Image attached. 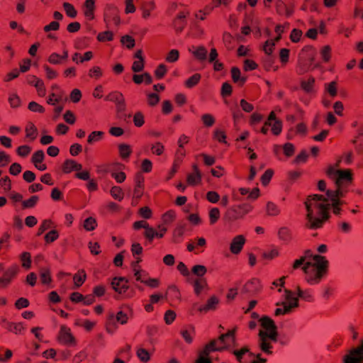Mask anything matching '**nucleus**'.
<instances>
[{
	"instance_id": "obj_62",
	"label": "nucleus",
	"mask_w": 363,
	"mask_h": 363,
	"mask_svg": "<svg viewBox=\"0 0 363 363\" xmlns=\"http://www.w3.org/2000/svg\"><path fill=\"white\" fill-rule=\"evenodd\" d=\"M276 42L274 39L268 40L265 42L263 46V50L267 55H271L272 53Z\"/></svg>"
},
{
	"instance_id": "obj_13",
	"label": "nucleus",
	"mask_w": 363,
	"mask_h": 363,
	"mask_svg": "<svg viewBox=\"0 0 363 363\" xmlns=\"http://www.w3.org/2000/svg\"><path fill=\"white\" fill-rule=\"evenodd\" d=\"M219 303V300L216 296H211L203 306H199L195 303L193 306V310H197L201 313H206L209 311H213L217 308Z\"/></svg>"
},
{
	"instance_id": "obj_49",
	"label": "nucleus",
	"mask_w": 363,
	"mask_h": 363,
	"mask_svg": "<svg viewBox=\"0 0 363 363\" xmlns=\"http://www.w3.org/2000/svg\"><path fill=\"white\" fill-rule=\"evenodd\" d=\"M121 43L128 49H131L135 46V39L128 35L123 36L121 39Z\"/></svg>"
},
{
	"instance_id": "obj_57",
	"label": "nucleus",
	"mask_w": 363,
	"mask_h": 363,
	"mask_svg": "<svg viewBox=\"0 0 363 363\" xmlns=\"http://www.w3.org/2000/svg\"><path fill=\"white\" fill-rule=\"evenodd\" d=\"M21 260L22 262V267L26 269H30L31 265L30 255L28 252H23L21 255Z\"/></svg>"
},
{
	"instance_id": "obj_12",
	"label": "nucleus",
	"mask_w": 363,
	"mask_h": 363,
	"mask_svg": "<svg viewBox=\"0 0 363 363\" xmlns=\"http://www.w3.org/2000/svg\"><path fill=\"white\" fill-rule=\"evenodd\" d=\"M189 15V11L186 9L181 11L176 16L173 26L177 32H182L186 25V18Z\"/></svg>"
},
{
	"instance_id": "obj_14",
	"label": "nucleus",
	"mask_w": 363,
	"mask_h": 363,
	"mask_svg": "<svg viewBox=\"0 0 363 363\" xmlns=\"http://www.w3.org/2000/svg\"><path fill=\"white\" fill-rule=\"evenodd\" d=\"M261 289L260 281L257 279H252L243 286L242 293L252 294L259 291Z\"/></svg>"
},
{
	"instance_id": "obj_44",
	"label": "nucleus",
	"mask_w": 363,
	"mask_h": 363,
	"mask_svg": "<svg viewBox=\"0 0 363 363\" xmlns=\"http://www.w3.org/2000/svg\"><path fill=\"white\" fill-rule=\"evenodd\" d=\"M201 121L206 127H211L214 125L216 119L211 113H205L201 116Z\"/></svg>"
},
{
	"instance_id": "obj_36",
	"label": "nucleus",
	"mask_w": 363,
	"mask_h": 363,
	"mask_svg": "<svg viewBox=\"0 0 363 363\" xmlns=\"http://www.w3.org/2000/svg\"><path fill=\"white\" fill-rule=\"evenodd\" d=\"M62 99V93L61 91L59 92H52L50 94L47 103L52 106H55L56 104L61 101Z\"/></svg>"
},
{
	"instance_id": "obj_2",
	"label": "nucleus",
	"mask_w": 363,
	"mask_h": 363,
	"mask_svg": "<svg viewBox=\"0 0 363 363\" xmlns=\"http://www.w3.org/2000/svg\"><path fill=\"white\" fill-rule=\"evenodd\" d=\"M259 322L262 327L258 334L259 348L264 354L272 355L273 354V343L277 341V328L274 321L268 316L260 318Z\"/></svg>"
},
{
	"instance_id": "obj_29",
	"label": "nucleus",
	"mask_w": 363,
	"mask_h": 363,
	"mask_svg": "<svg viewBox=\"0 0 363 363\" xmlns=\"http://www.w3.org/2000/svg\"><path fill=\"white\" fill-rule=\"evenodd\" d=\"M266 213L269 216H277L281 213V209L278 205L272 201H268L266 204Z\"/></svg>"
},
{
	"instance_id": "obj_55",
	"label": "nucleus",
	"mask_w": 363,
	"mask_h": 363,
	"mask_svg": "<svg viewBox=\"0 0 363 363\" xmlns=\"http://www.w3.org/2000/svg\"><path fill=\"white\" fill-rule=\"evenodd\" d=\"M231 74H232L233 80L235 82H240L241 84L245 83V78L240 77V71L238 68L233 67L231 69Z\"/></svg>"
},
{
	"instance_id": "obj_45",
	"label": "nucleus",
	"mask_w": 363,
	"mask_h": 363,
	"mask_svg": "<svg viewBox=\"0 0 363 363\" xmlns=\"http://www.w3.org/2000/svg\"><path fill=\"white\" fill-rule=\"evenodd\" d=\"M83 226L86 230L91 231L96 228L97 223L94 218L89 217L84 221Z\"/></svg>"
},
{
	"instance_id": "obj_42",
	"label": "nucleus",
	"mask_w": 363,
	"mask_h": 363,
	"mask_svg": "<svg viewBox=\"0 0 363 363\" xmlns=\"http://www.w3.org/2000/svg\"><path fill=\"white\" fill-rule=\"evenodd\" d=\"M325 91L332 97H335L337 94L336 82H331L325 84Z\"/></svg>"
},
{
	"instance_id": "obj_23",
	"label": "nucleus",
	"mask_w": 363,
	"mask_h": 363,
	"mask_svg": "<svg viewBox=\"0 0 363 363\" xmlns=\"http://www.w3.org/2000/svg\"><path fill=\"white\" fill-rule=\"evenodd\" d=\"M105 100L113 101L118 106H123L125 105V99L122 93L118 91H114L109 93L105 98Z\"/></svg>"
},
{
	"instance_id": "obj_27",
	"label": "nucleus",
	"mask_w": 363,
	"mask_h": 363,
	"mask_svg": "<svg viewBox=\"0 0 363 363\" xmlns=\"http://www.w3.org/2000/svg\"><path fill=\"white\" fill-rule=\"evenodd\" d=\"M208 286L204 278H197L194 281V290L196 295H199Z\"/></svg>"
},
{
	"instance_id": "obj_50",
	"label": "nucleus",
	"mask_w": 363,
	"mask_h": 363,
	"mask_svg": "<svg viewBox=\"0 0 363 363\" xmlns=\"http://www.w3.org/2000/svg\"><path fill=\"white\" fill-rule=\"evenodd\" d=\"M179 57V52L176 49L171 50L166 56V61L167 62L173 63L178 60Z\"/></svg>"
},
{
	"instance_id": "obj_32",
	"label": "nucleus",
	"mask_w": 363,
	"mask_h": 363,
	"mask_svg": "<svg viewBox=\"0 0 363 363\" xmlns=\"http://www.w3.org/2000/svg\"><path fill=\"white\" fill-rule=\"evenodd\" d=\"M86 274L84 270H79L73 276V281L75 287L81 286L86 281Z\"/></svg>"
},
{
	"instance_id": "obj_10",
	"label": "nucleus",
	"mask_w": 363,
	"mask_h": 363,
	"mask_svg": "<svg viewBox=\"0 0 363 363\" xmlns=\"http://www.w3.org/2000/svg\"><path fill=\"white\" fill-rule=\"evenodd\" d=\"M206 247V240L204 238H196L191 240L186 246L189 252H194L198 254L204 251Z\"/></svg>"
},
{
	"instance_id": "obj_22",
	"label": "nucleus",
	"mask_w": 363,
	"mask_h": 363,
	"mask_svg": "<svg viewBox=\"0 0 363 363\" xmlns=\"http://www.w3.org/2000/svg\"><path fill=\"white\" fill-rule=\"evenodd\" d=\"M134 57L136 60L133 62L131 69L134 72H140L143 70L145 67V60L143 56V51L141 50H138L135 52Z\"/></svg>"
},
{
	"instance_id": "obj_46",
	"label": "nucleus",
	"mask_w": 363,
	"mask_h": 363,
	"mask_svg": "<svg viewBox=\"0 0 363 363\" xmlns=\"http://www.w3.org/2000/svg\"><path fill=\"white\" fill-rule=\"evenodd\" d=\"M113 39V33L109 30L99 33L97 35V40L100 42L111 41Z\"/></svg>"
},
{
	"instance_id": "obj_5",
	"label": "nucleus",
	"mask_w": 363,
	"mask_h": 363,
	"mask_svg": "<svg viewBox=\"0 0 363 363\" xmlns=\"http://www.w3.org/2000/svg\"><path fill=\"white\" fill-rule=\"evenodd\" d=\"M235 329L228 331L221 335L218 339L213 340L208 344L203 351L205 355H208L213 351H220L225 349H230L235 346Z\"/></svg>"
},
{
	"instance_id": "obj_51",
	"label": "nucleus",
	"mask_w": 363,
	"mask_h": 363,
	"mask_svg": "<svg viewBox=\"0 0 363 363\" xmlns=\"http://www.w3.org/2000/svg\"><path fill=\"white\" fill-rule=\"evenodd\" d=\"M52 226H54V223L50 219H45L43 220L38 228V235H40L43 234L46 230L52 228Z\"/></svg>"
},
{
	"instance_id": "obj_54",
	"label": "nucleus",
	"mask_w": 363,
	"mask_h": 363,
	"mask_svg": "<svg viewBox=\"0 0 363 363\" xmlns=\"http://www.w3.org/2000/svg\"><path fill=\"white\" fill-rule=\"evenodd\" d=\"M320 55L324 62H328L331 57V48L329 45L323 46L320 50Z\"/></svg>"
},
{
	"instance_id": "obj_6",
	"label": "nucleus",
	"mask_w": 363,
	"mask_h": 363,
	"mask_svg": "<svg viewBox=\"0 0 363 363\" xmlns=\"http://www.w3.org/2000/svg\"><path fill=\"white\" fill-rule=\"evenodd\" d=\"M233 353L240 363H265L267 362L266 359L261 357L260 354H255L251 352L247 347L235 350Z\"/></svg>"
},
{
	"instance_id": "obj_63",
	"label": "nucleus",
	"mask_w": 363,
	"mask_h": 363,
	"mask_svg": "<svg viewBox=\"0 0 363 363\" xmlns=\"http://www.w3.org/2000/svg\"><path fill=\"white\" fill-rule=\"evenodd\" d=\"M28 108L30 111L33 112L44 113L45 111L44 107L35 101L30 102L28 104Z\"/></svg>"
},
{
	"instance_id": "obj_40",
	"label": "nucleus",
	"mask_w": 363,
	"mask_h": 363,
	"mask_svg": "<svg viewBox=\"0 0 363 363\" xmlns=\"http://www.w3.org/2000/svg\"><path fill=\"white\" fill-rule=\"evenodd\" d=\"M181 334L186 342L191 343L195 335L194 328L193 327H189L187 329L183 330L181 332Z\"/></svg>"
},
{
	"instance_id": "obj_28",
	"label": "nucleus",
	"mask_w": 363,
	"mask_h": 363,
	"mask_svg": "<svg viewBox=\"0 0 363 363\" xmlns=\"http://www.w3.org/2000/svg\"><path fill=\"white\" fill-rule=\"evenodd\" d=\"M189 51L199 60H204L207 56V50L203 47H192Z\"/></svg>"
},
{
	"instance_id": "obj_38",
	"label": "nucleus",
	"mask_w": 363,
	"mask_h": 363,
	"mask_svg": "<svg viewBox=\"0 0 363 363\" xmlns=\"http://www.w3.org/2000/svg\"><path fill=\"white\" fill-rule=\"evenodd\" d=\"M110 194L111 196L119 201H122L124 197V193L120 186H114L111 189Z\"/></svg>"
},
{
	"instance_id": "obj_15",
	"label": "nucleus",
	"mask_w": 363,
	"mask_h": 363,
	"mask_svg": "<svg viewBox=\"0 0 363 363\" xmlns=\"http://www.w3.org/2000/svg\"><path fill=\"white\" fill-rule=\"evenodd\" d=\"M113 290L120 294H124L128 289V280L123 277H115L111 281Z\"/></svg>"
},
{
	"instance_id": "obj_47",
	"label": "nucleus",
	"mask_w": 363,
	"mask_h": 363,
	"mask_svg": "<svg viewBox=\"0 0 363 363\" xmlns=\"http://www.w3.org/2000/svg\"><path fill=\"white\" fill-rule=\"evenodd\" d=\"M279 238L284 241H289L291 238V231L286 227H282L279 230L278 232Z\"/></svg>"
},
{
	"instance_id": "obj_7",
	"label": "nucleus",
	"mask_w": 363,
	"mask_h": 363,
	"mask_svg": "<svg viewBox=\"0 0 363 363\" xmlns=\"http://www.w3.org/2000/svg\"><path fill=\"white\" fill-rule=\"evenodd\" d=\"M104 21L107 25L118 26L121 23L119 12L113 4H107L104 10Z\"/></svg>"
},
{
	"instance_id": "obj_25",
	"label": "nucleus",
	"mask_w": 363,
	"mask_h": 363,
	"mask_svg": "<svg viewBox=\"0 0 363 363\" xmlns=\"http://www.w3.org/2000/svg\"><path fill=\"white\" fill-rule=\"evenodd\" d=\"M130 347L128 345L120 350L118 355L122 359L117 357L114 359L113 363H125V361H128L130 358Z\"/></svg>"
},
{
	"instance_id": "obj_53",
	"label": "nucleus",
	"mask_w": 363,
	"mask_h": 363,
	"mask_svg": "<svg viewBox=\"0 0 363 363\" xmlns=\"http://www.w3.org/2000/svg\"><path fill=\"white\" fill-rule=\"evenodd\" d=\"M31 147L27 145L19 146L16 150V153L21 157H27L31 152Z\"/></svg>"
},
{
	"instance_id": "obj_34",
	"label": "nucleus",
	"mask_w": 363,
	"mask_h": 363,
	"mask_svg": "<svg viewBox=\"0 0 363 363\" xmlns=\"http://www.w3.org/2000/svg\"><path fill=\"white\" fill-rule=\"evenodd\" d=\"M208 217L210 225H214L218 222L220 217V210L216 207L211 208L208 212Z\"/></svg>"
},
{
	"instance_id": "obj_37",
	"label": "nucleus",
	"mask_w": 363,
	"mask_h": 363,
	"mask_svg": "<svg viewBox=\"0 0 363 363\" xmlns=\"http://www.w3.org/2000/svg\"><path fill=\"white\" fill-rule=\"evenodd\" d=\"M40 277L42 284H48L51 282L52 278L50 271L48 268H42L40 270Z\"/></svg>"
},
{
	"instance_id": "obj_3",
	"label": "nucleus",
	"mask_w": 363,
	"mask_h": 363,
	"mask_svg": "<svg viewBox=\"0 0 363 363\" xmlns=\"http://www.w3.org/2000/svg\"><path fill=\"white\" fill-rule=\"evenodd\" d=\"M298 298L308 302L314 300L313 292L310 289L302 290L298 286L297 295L290 290L285 289L283 300L277 303V308L274 311V315L279 316L292 313L294 309L298 306Z\"/></svg>"
},
{
	"instance_id": "obj_58",
	"label": "nucleus",
	"mask_w": 363,
	"mask_h": 363,
	"mask_svg": "<svg viewBox=\"0 0 363 363\" xmlns=\"http://www.w3.org/2000/svg\"><path fill=\"white\" fill-rule=\"evenodd\" d=\"M0 186L4 190L5 192L10 191L11 189V181L7 176L0 179Z\"/></svg>"
},
{
	"instance_id": "obj_17",
	"label": "nucleus",
	"mask_w": 363,
	"mask_h": 363,
	"mask_svg": "<svg viewBox=\"0 0 363 363\" xmlns=\"http://www.w3.org/2000/svg\"><path fill=\"white\" fill-rule=\"evenodd\" d=\"M245 243V238L243 235H239L235 236L230 245V250L234 255L239 254L243 248Z\"/></svg>"
},
{
	"instance_id": "obj_64",
	"label": "nucleus",
	"mask_w": 363,
	"mask_h": 363,
	"mask_svg": "<svg viewBox=\"0 0 363 363\" xmlns=\"http://www.w3.org/2000/svg\"><path fill=\"white\" fill-rule=\"evenodd\" d=\"M176 318V313L172 310H168L165 312L164 315V320L166 324H172Z\"/></svg>"
},
{
	"instance_id": "obj_31",
	"label": "nucleus",
	"mask_w": 363,
	"mask_h": 363,
	"mask_svg": "<svg viewBox=\"0 0 363 363\" xmlns=\"http://www.w3.org/2000/svg\"><path fill=\"white\" fill-rule=\"evenodd\" d=\"M311 255H313L312 252L310 250H308L306 252L304 256L301 257L298 259H296L292 266L293 269H297L301 267H303L305 265V263L307 262V260L311 258Z\"/></svg>"
},
{
	"instance_id": "obj_16",
	"label": "nucleus",
	"mask_w": 363,
	"mask_h": 363,
	"mask_svg": "<svg viewBox=\"0 0 363 363\" xmlns=\"http://www.w3.org/2000/svg\"><path fill=\"white\" fill-rule=\"evenodd\" d=\"M202 175L196 164L192 166V172L187 175L186 182L189 185L196 186L201 183Z\"/></svg>"
},
{
	"instance_id": "obj_20",
	"label": "nucleus",
	"mask_w": 363,
	"mask_h": 363,
	"mask_svg": "<svg viewBox=\"0 0 363 363\" xmlns=\"http://www.w3.org/2000/svg\"><path fill=\"white\" fill-rule=\"evenodd\" d=\"M96 0H85L83 5V13L86 18L91 21L94 18V12L96 9Z\"/></svg>"
},
{
	"instance_id": "obj_33",
	"label": "nucleus",
	"mask_w": 363,
	"mask_h": 363,
	"mask_svg": "<svg viewBox=\"0 0 363 363\" xmlns=\"http://www.w3.org/2000/svg\"><path fill=\"white\" fill-rule=\"evenodd\" d=\"M104 75L102 69L97 65L91 67L88 72V76L94 79H99Z\"/></svg>"
},
{
	"instance_id": "obj_24",
	"label": "nucleus",
	"mask_w": 363,
	"mask_h": 363,
	"mask_svg": "<svg viewBox=\"0 0 363 363\" xmlns=\"http://www.w3.org/2000/svg\"><path fill=\"white\" fill-rule=\"evenodd\" d=\"M133 272L136 281L143 284H145L150 277L146 271L140 269L136 264L133 265Z\"/></svg>"
},
{
	"instance_id": "obj_43",
	"label": "nucleus",
	"mask_w": 363,
	"mask_h": 363,
	"mask_svg": "<svg viewBox=\"0 0 363 363\" xmlns=\"http://www.w3.org/2000/svg\"><path fill=\"white\" fill-rule=\"evenodd\" d=\"M201 76L200 74H194L185 81V86L187 88H192L196 86L200 81Z\"/></svg>"
},
{
	"instance_id": "obj_52",
	"label": "nucleus",
	"mask_w": 363,
	"mask_h": 363,
	"mask_svg": "<svg viewBox=\"0 0 363 363\" xmlns=\"http://www.w3.org/2000/svg\"><path fill=\"white\" fill-rule=\"evenodd\" d=\"M314 83L315 79L313 77H310L307 80L301 82V87L306 92H311L313 90Z\"/></svg>"
},
{
	"instance_id": "obj_41",
	"label": "nucleus",
	"mask_w": 363,
	"mask_h": 363,
	"mask_svg": "<svg viewBox=\"0 0 363 363\" xmlns=\"http://www.w3.org/2000/svg\"><path fill=\"white\" fill-rule=\"evenodd\" d=\"M63 8L67 16L72 18H76L77 11L72 4L65 2L63 4Z\"/></svg>"
},
{
	"instance_id": "obj_35",
	"label": "nucleus",
	"mask_w": 363,
	"mask_h": 363,
	"mask_svg": "<svg viewBox=\"0 0 363 363\" xmlns=\"http://www.w3.org/2000/svg\"><path fill=\"white\" fill-rule=\"evenodd\" d=\"M104 133L103 131H93L91 132L87 138V143L92 145L95 143L99 142L102 140Z\"/></svg>"
},
{
	"instance_id": "obj_56",
	"label": "nucleus",
	"mask_w": 363,
	"mask_h": 363,
	"mask_svg": "<svg viewBox=\"0 0 363 363\" xmlns=\"http://www.w3.org/2000/svg\"><path fill=\"white\" fill-rule=\"evenodd\" d=\"M45 159V153L43 150H38L35 152L31 157V162L33 164L40 163Z\"/></svg>"
},
{
	"instance_id": "obj_26",
	"label": "nucleus",
	"mask_w": 363,
	"mask_h": 363,
	"mask_svg": "<svg viewBox=\"0 0 363 363\" xmlns=\"http://www.w3.org/2000/svg\"><path fill=\"white\" fill-rule=\"evenodd\" d=\"M26 137L30 141H33L38 136V130L33 123H28L25 129Z\"/></svg>"
},
{
	"instance_id": "obj_21",
	"label": "nucleus",
	"mask_w": 363,
	"mask_h": 363,
	"mask_svg": "<svg viewBox=\"0 0 363 363\" xmlns=\"http://www.w3.org/2000/svg\"><path fill=\"white\" fill-rule=\"evenodd\" d=\"M134 180L135 185L133 191V197L140 199L143 194L144 177L140 173H138L135 175Z\"/></svg>"
},
{
	"instance_id": "obj_59",
	"label": "nucleus",
	"mask_w": 363,
	"mask_h": 363,
	"mask_svg": "<svg viewBox=\"0 0 363 363\" xmlns=\"http://www.w3.org/2000/svg\"><path fill=\"white\" fill-rule=\"evenodd\" d=\"M43 69H44V70L45 72L46 77L48 79H55V78L57 77L58 73L57 72L56 70H55L52 67H49L47 65H43Z\"/></svg>"
},
{
	"instance_id": "obj_11",
	"label": "nucleus",
	"mask_w": 363,
	"mask_h": 363,
	"mask_svg": "<svg viewBox=\"0 0 363 363\" xmlns=\"http://www.w3.org/2000/svg\"><path fill=\"white\" fill-rule=\"evenodd\" d=\"M19 267L18 265H12L4 274L2 277L0 278V287H6L11 281L12 279L18 274Z\"/></svg>"
},
{
	"instance_id": "obj_19",
	"label": "nucleus",
	"mask_w": 363,
	"mask_h": 363,
	"mask_svg": "<svg viewBox=\"0 0 363 363\" xmlns=\"http://www.w3.org/2000/svg\"><path fill=\"white\" fill-rule=\"evenodd\" d=\"M156 4L153 1H143L140 6L142 11V18L143 19H148L152 15V13L155 10Z\"/></svg>"
},
{
	"instance_id": "obj_9",
	"label": "nucleus",
	"mask_w": 363,
	"mask_h": 363,
	"mask_svg": "<svg viewBox=\"0 0 363 363\" xmlns=\"http://www.w3.org/2000/svg\"><path fill=\"white\" fill-rule=\"evenodd\" d=\"M58 340L61 344L65 345L72 346L76 345L75 338L72 335L70 328L65 325L60 327Z\"/></svg>"
},
{
	"instance_id": "obj_4",
	"label": "nucleus",
	"mask_w": 363,
	"mask_h": 363,
	"mask_svg": "<svg viewBox=\"0 0 363 363\" xmlns=\"http://www.w3.org/2000/svg\"><path fill=\"white\" fill-rule=\"evenodd\" d=\"M311 257L303 267V270L306 274V281L311 285H315L326 274L329 263L324 256L311 255Z\"/></svg>"
},
{
	"instance_id": "obj_8",
	"label": "nucleus",
	"mask_w": 363,
	"mask_h": 363,
	"mask_svg": "<svg viewBox=\"0 0 363 363\" xmlns=\"http://www.w3.org/2000/svg\"><path fill=\"white\" fill-rule=\"evenodd\" d=\"M342 361L343 363H363V340L359 346L350 350Z\"/></svg>"
},
{
	"instance_id": "obj_61",
	"label": "nucleus",
	"mask_w": 363,
	"mask_h": 363,
	"mask_svg": "<svg viewBox=\"0 0 363 363\" xmlns=\"http://www.w3.org/2000/svg\"><path fill=\"white\" fill-rule=\"evenodd\" d=\"M133 123L136 127H141L145 123L144 116L141 112H137L133 116Z\"/></svg>"
},
{
	"instance_id": "obj_18",
	"label": "nucleus",
	"mask_w": 363,
	"mask_h": 363,
	"mask_svg": "<svg viewBox=\"0 0 363 363\" xmlns=\"http://www.w3.org/2000/svg\"><path fill=\"white\" fill-rule=\"evenodd\" d=\"M82 169V165L80 163L71 159L66 160L62 166V170L65 174H69L74 171H81Z\"/></svg>"
},
{
	"instance_id": "obj_1",
	"label": "nucleus",
	"mask_w": 363,
	"mask_h": 363,
	"mask_svg": "<svg viewBox=\"0 0 363 363\" xmlns=\"http://www.w3.org/2000/svg\"><path fill=\"white\" fill-rule=\"evenodd\" d=\"M327 174L335 182L337 189L335 191L328 190L327 198L318 194L311 195L307 198L305 201L306 226L309 229L315 230L323 226L329 217L328 211L331 206L335 214L340 213L339 206L342 204V201L339 200V198L343 196L341 187L350 184L352 181V173L350 169H340L330 167L328 168Z\"/></svg>"
},
{
	"instance_id": "obj_60",
	"label": "nucleus",
	"mask_w": 363,
	"mask_h": 363,
	"mask_svg": "<svg viewBox=\"0 0 363 363\" xmlns=\"http://www.w3.org/2000/svg\"><path fill=\"white\" fill-rule=\"evenodd\" d=\"M48 61L49 63L54 65H60L62 62L60 55L57 52L51 53L48 57Z\"/></svg>"
},
{
	"instance_id": "obj_48",
	"label": "nucleus",
	"mask_w": 363,
	"mask_h": 363,
	"mask_svg": "<svg viewBox=\"0 0 363 363\" xmlns=\"http://www.w3.org/2000/svg\"><path fill=\"white\" fill-rule=\"evenodd\" d=\"M39 201V197L36 195L32 196L30 199L22 202L23 207L25 208H33Z\"/></svg>"
},
{
	"instance_id": "obj_39",
	"label": "nucleus",
	"mask_w": 363,
	"mask_h": 363,
	"mask_svg": "<svg viewBox=\"0 0 363 363\" xmlns=\"http://www.w3.org/2000/svg\"><path fill=\"white\" fill-rule=\"evenodd\" d=\"M136 355L143 362H147L150 359V353L145 348H138Z\"/></svg>"
},
{
	"instance_id": "obj_30",
	"label": "nucleus",
	"mask_w": 363,
	"mask_h": 363,
	"mask_svg": "<svg viewBox=\"0 0 363 363\" xmlns=\"http://www.w3.org/2000/svg\"><path fill=\"white\" fill-rule=\"evenodd\" d=\"M118 152L123 160H128L132 153L130 145L125 143L118 145Z\"/></svg>"
}]
</instances>
